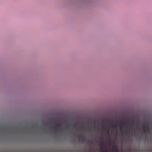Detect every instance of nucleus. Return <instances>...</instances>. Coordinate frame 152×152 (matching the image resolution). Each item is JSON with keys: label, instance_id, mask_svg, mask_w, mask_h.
Masks as SVG:
<instances>
[{"label": "nucleus", "instance_id": "nucleus-3", "mask_svg": "<svg viewBox=\"0 0 152 152\" xmlns=\"http://www.w3.org/2000/svg\"><path fill=\"white\" fill-rule=\"evenodd\" d=\"M100 146H101V147L102 148L101 149V152H102V150L103 149H104V150H106L107 151V152H108L107 151L106 149L103 148L104 147V142L103 141H102V142H100Z\"/></svg>", "mask_w": 152, "mask_h": 152}, {"label": "nucleus", "instance_id": "nucleus-2", "mask_svg": "<svg viewBox=\"0 0 152 152\" xmlns=\"http://www.w3.org/2000/svg\"><path fill=\"white\" fill-rule=\"evenodd\" d=\"M109 152H119L118 149L117 147H114L112 151L110 149H108ZM102 152H107V151L104 149H103Z\"/></svg>", "mask_w": 152, "mask_h": 152}, {"label": "nucleus", "instance_id": "nucleus-8", "mask_svg": "<svg viewBox=\"0 0 152 152\" xmlns=\"http://www.w3.org/2000/svg\"><path fill=\"white\" fill-rule=\"evenodd\" d=\"M105 128V126H103V129H104V128Z\"/></svg>", "mask_w": 152, "mask_h": 152}, {"label": "nucleus", "instance_id": "nucleus-7", "mask_svg": "<svg viewBox=\"0 0 152 152\" xmlns=\"http://www.w3.org/2000/svg\"><path fill=\"white\" fill-rule=\"evenodd\" d=\"M102 124H104V121H102Z\"/></svg>", "mask_w": 152, "mask_h": 152}, {"label": "nucleus", "instance_id": "nucleus-5", "mask_svg": "<svg viewBox=\"0 0 152 152\" xmlns=\"http://www.w3.org/2000/svg\"><path fill=\"white\" fill-rule=\"evenodd\" d=\"M111 125L113 127H114V123H113V122H112L111 123Z\"/></svg>", "mask_w": 152, "mask_h": 152}, {"label": "nucleus", "instance_id": "nucleus-1", "mask_svg": "<svg viewBox=\"0 0 152 152\" xmlns=\"http://www.w3.org/2000/svg\"><path fill=\"white\" fill-rule=\"evenodd\" d=\"M120 124V129L121 130V128H124L125 126H127L128 124V122L127 121H125L124 122H119Z\"/></svg>", "mask_w": 152, "mask_h": 152}, {"label": "nucleus", "instance_id": "nucleus-4", "mask_svg": "<svg viewBox=\"0 0 152 152\" xmlns=\"http://www.w3.org/2000/svg\"><path fill=\"white\" fill-rule=\"evenodd\" d=\"M61 125L59 123H57L56 124V127H61Z\"/></svg>", "mask_w": 152, "mask_h": 152}, {"label": "nucleus", "instance_id": "nucleus-6", "mask_svg": "<svg viewBox=\"0 0 152 152\" xmlns=\"http://www.w3.org/2000/svg\"><path fill=\"white\" fill-rule=\"evenodd\" d=\"M118 127V124H116V125H115V127L117 128Z\"/></svg>", "mask_w": 152, "mask_h": 152}]
</instances>
